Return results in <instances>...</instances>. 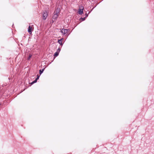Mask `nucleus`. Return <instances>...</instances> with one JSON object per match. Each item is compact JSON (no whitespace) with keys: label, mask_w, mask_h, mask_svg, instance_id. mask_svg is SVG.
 <instances>
[{"label":"nucleus","mask_w":154,"mask_h":154,"mask_svg":"<svg viewBox=\"0 0 154 154\" xmlns=\"http://www.w3.org/2000/svg\"><path fill=\"white\" fill-rule=\"evenodd\" d=\"M59 55V53L58 52H56L54 54V57H56L57 56Z\"/></svg>","instance_id":"obj_9"},{"label":"nucleus","mask_w":154,"mask_h":154,"mask_svg":"<svg viewBox=\"0 0 154 154\" xmlns=\"http://www.w3.org/2000/svg\"><path fill=\"white\" fill-rule=\"evenodd\" d=\"M59 10L58 8L54 11V14L53 17V19L54 20H56L58 17V14L59 13Z\"/></svg>","instance_id":"obj_1"},{"label":"nucleus","mask_w":154,"mask_h":154,"mask_svg":"<svg viewBox=\"0 0 154 154\" xmlns=\"http://www.w3.org/2000/svg\"><path fill=\"white\" fill-rule=\"evenodd\" d=\"M32 57V55L31 54H29V57L28 58V60H29Z\"/></svg>","instance_id":"obj_10"},{"label":"nucleus","mask_w":154,"mask_h":154,"mask_svg":"<svg viewBox=\"0 0 154 154\" xmlns=\"http://www.w3.org/2000/svg\"><path fill=\"white\" fill-rule=\"evenodd\" d=\"M32 27L29 26L28 28V31L29 34L32 33Z\"/></svg>","instance_id":"obj_6"},{"label":"nucleus","mask_w":154,"mask_h":154,"mask_svg":"<svg viewBox=\"0 0 154 154\" xmlns=\"http://www.w3.org/2000/svg\"><path fill=\"white\" fill-rule=\"evenodd\" d=\"M37 77L36 79L38 80L40 77V76L39 75H37Z\"/></svg>","instance_id":"obj_13"},{"label":"nucleus","mask_w":154,"mask_h":154,"mask_svg":"<svg viewBox=\"0 0 154 154\" xmlns=\"http://www.w3.org/2000/svg\"><path fill=\"white\" fill-rule=\"evenodd\" d=\"M85 15H86V16H85V17L86 18H87V17H88V14H87V13H86V14H85Z\"/></svg>","instance_id":"obj_14"},{"label":"nucleus","mask_w":154,"mask_h":154,"mask_svg":"<svg viewBox=\"0 0 154 154\" xmlns=\"http://www.w3.org/2000/svg\"><path fill=\"white\" fill-rule=\"evenodd\" d=\"M0 105H1V104L0 103Z\"/></svg>","instance_id":"obj_16"},{"label":"nucleus","mask_w":154,"mask_h":154,"mask_svg":"<svg viewBox=\"0 0 154 154\" xmlns=\"http://www.w3.org/2000/svg\"><path fill=\"white\" fill-rule=\"evenodd\" d=\"M60 48H59L57 49V52H58V53H59V52H60Z\"/></svg>","instance_id":"obj_11"},{"label":"nucleus","mask_w":154,"mask_h":154,"mask_svg":"<svg viewBox=\"0 0 154 154\" xmlns=\"http://www.w3.org/2000/svg\"><path fill=\"white\" fill-rule=\"evenodd\" d=\"M37 80L38 79H36L33 82H31V85H32L33 84H34V83H35L36 82H37Z\"/></svg>","instance_id":"obj_8"},{"label":"nucleus","mask_w":154,"mask_h":154,"mask_svg":"<svg viewBox=\"0 0 154 154\" xmlns=\"http://www.w3.org/2000/svg\"><path fill=\"white\" fill-rule=\"evenodd\" d=\"M86 17H85L83 18H81V19H82V21H84L85 20Z\"/></svg>","instance_id":"obj_12"},{"label":"nucleus","mask_w":154,"mask_h":154,"mask_svg":"<svg viewBox=\"0 0 154 154\" xmlns=\"http://www.w3.org/2000/svg\"><path fill=\"white\" fill-rule=\"evenodd\" d=\"M83 8H79L78 10V13L80 15H82L83 13Z\"/></svg>","instance_id":"obj_4"},{"label":"nucleus","mask_w":154,"mask_h":154,"mask_svg":"<svg viewBox=\"0 0 154 154\" xmlns=\"http://www.w3.org/2000/svg\"><path fill=\"white\" fill-rule=\"evenodd\" d=\"M47 16V12L46 11H43L42 14L43 19L44 20H45L46 19Z\"/></svg>","instance_id":"obj_2"},{"label":"nucleus","mask_w":154,"mask_h":154,"mask_svg":"<svg viewBox=\"0 0 154 154\" xmlns=\"http://www.w3.org/2000/svg\"><path fill=\"white\" fill-rule=\"evenodd\" d=\"M94 8H92V10H91V11H92V10H93V9H94Z\"/></svg>","instance_id":"obj_15"},{"label":"nucleus","mask_w":154,"mask_h":154,"mask_svg":"<svg viewBox=\"0 0 154 154\" xmlns=\"http://www.w3.org/2000/svg\"><path fill=\"white\" fill-rule=\"evenodd\" d=\"M63 39V38H62L58 40V42L60 45L61 46H62L63 45V43L62 42V41Z\"/></svg>","instance_id":"obj_5"},{"label":"nucleus","mask_w":154,"mask_h":154,"mask_svg":"<svg viewBox=\"0 0 154 154\" xmlns=\"http://www.w3.org/2000/svg\"><path fill=\"white\" fill-rule=\"evenodd\" d=\"M69 31V29H63L61 30V32L62 33H63L64 35H65L66 33H67L68 32V31Z\"/></svg>","instance_id":"obj_3"},{"label":"nucleus","mask_w":154,"mask_h":154,"mask_svg":"<svg viewBox=\"0 0 154 154\" xmlns=\"http://www.w3.org/2000/svg\"><path fill=\"white\" fill-rule=\"evenodd\" d=\"M45 69V68H44L43 69H40L39 71V72L40 75H41L42 74L43 72L44 71V70Z\"/></svg>","instance_id":"obj_7"}]
</instances>
